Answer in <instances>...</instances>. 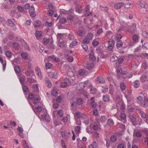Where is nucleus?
<instances>
[{
  "label": "nucleus",
  "instance_id": "f257e3e1",
  "mask_svg": "<svg viewBox=\"0 0 148 148\" xmlns=\"http://www.w3.org/2000/svg\"><path fill=\"white\" fill-rule=\"evenodd\" d=\"M38 112L40 113L39 114H38V116L41 121L45 120L48 123L50 122V118L49 116L47 114L46 110L44 109L42 105L38 106Z\"/></svg>",
  "mask_w": 148,
  "mask_h": 148
},
{
  "label": "nucleus",
  "instance_id": "f03ea898",
  "mask_svg": "<svg viewBox=\"0 0 148 148\" xmlns=\"http://www.w3.org/2000/svg\"><path fill=\"white\" fill-rule=\"evenodd\" d=\"M128 116L133 125L135 126L138 124L136 118L133 114H130Z\"/></svg>",
  "mask_w": 148,
  "mask_h": 148
},
{
  "label": "nucleus",
  "instance_id": "7ed1b4c3",
  "mask_svg": "<svg viewBox=\"0 0 148 148\" xmlns=\"http://www.w3.org/2000/svg\"><path fill=\"white\" fill-rule=\"evenodd\" d=\"M137 4L138 5V7L140 8H144L146 9L147 8V5L145 6L146 3L144 1H138L137 3Z\"/></svg>",
  "mask_w": 148,
  "mask_h": 148
},
{
  "label": "nucleus",
  "instance_id": "20e7f679",
  "mask_svg": "<svg viewBox=\"0 0 148 148\" xmlns=\"http://www.w3.org/2000/svg\"><path fill=\"white\" fill-rule=\"evenodd\" d=\"M32 5L29 8V12L31 16L33 18H34L36 16V14H35V9Z\"/></svg>",
  "mask_w": 148,
  "mask_h": 148
},
{
  "label": "nucleus",
  "instance_id": "39448f33",
  "mask_svg": "<svg viewBox=\"0 0 148 148\" xmlns=\"http://www.w3.org/2000/svg\"><path fill=\"white\" fill-rule=\"evenodd\" d=\"M28 98L29 99H33L34 98L33 100V103L34 105H36L37 103V97H34V94L32 93H29L28 95Z\"/></svg>",
  "mask_w": 148,
  "mask_h": 148
},
{
  "label": "nucleus",
  "instance_id": "423d86ee",
  "mask_svg": "<svg viewBox=\"0 0 148 148\" xmlns=\"http://www.w3.org/2000/svg\"><path fill=\"white\" fill-rule=\"evenodd\" d=\"M136 25L133 23L131 27L129 29V31L132 34L135 33V32L136 31Z\"/></svg>",
  "mask_w": 148,
  "mask_h": 148
},
{
  "label": "nucleus",
  "instance_id": "0eeeda50",
  "mask_svg": "<svg viewBox=\"0 0 148 148\" xmlns=\"http://www.w3.org/2000/svg\"><path fill=\"white\" fill-rule=\"evenodd\" d=\"M148 73L147 72H145L143 75L140 77V80L141 82H144L146 80L148 81Z\"/></svg>",
  "mask_w": 148,
  "mask_h": 148
},
{
  "label": "nucleus",
  "instance_id": "6e6552de",
  "mask_svg": "<svg viewBox=\"0 0 148 148\" xmlns=\"http://www.w3.org/2000/svg\"><path fill=\"white\" fill-rule=\"evenodd\" d=\"M58 75V70H56L53 73H51L49 74V76L53 78H57Z\"/></svg>",
  "mask_w": 148,
  "mask_h": 148
},
{
  "label": "nucleus",
  "instance_id": "1a4fd4ad",
  "mask_svg": "<svg viewBox=\"0 0 148 148\" xmlns=\"http://www.w3.org/2000/svg\"><path fill=\"white\" fill-rule=\"evenodd\" d=\"M82 120L85 124H88L89 123V120L87 116L83 114V116L81 118Z\"/></svg>",
  "mask_w": 148,
  "mask_h": 148
},
{
  "label": "nucleus",
  "instance_id": "9d476101",
  "mask_svg": "<svg viewBox=\"0 0 148 148\" xmlns=\"http://www.w3.org/2000/svg\"><path fill=\"white\" fill-rule=\"evenodd\" d=\"M137 110L140 114V115L143 118L145 119L148 118V116L143 111H141L140 109H137Z\"/></svg>",
  "mask_w": 148,
  "mask_h": 148
},
{
  "label": "nucleus",
  "instance_id": "9b49d317",
  "mask_svg": "<svg viewBox=\"0 0 148 148\" xmlns=\"http://www.w3.org/2000/svg\"><path fill=\"white\" fill-rule=\"evenodd\" d=\"M140 106L143 108L146 107L148 106V99H145L141 103Z\"/></svg>",
  "mask_w": 148,
  "mask_h": 148
},
{
  "label": "nucleus",
  "instance_id": "f8f14e48",
  "mask_svg": "<svg viewBox=\"0 0 148 148\" xmlns=\"http://www.w3.org/2000/svg\"><path fill=\"white\" fill-rule=\"evenodd\" d=\"M124 5V3L123 2H119L116 3L114 5V7L116 9L121 8Z\"/></svg>",
  "mask_w": 148,
  "mask_h": 148
},
{
  "label": "nucleus",
  "instance_id": "ddd939ff",
  "mask_svg": "<svg viewBox=\"0 0 148 148\" xmlns=\"http://www.w3.org/2000/svg\"><path fill=\"white\" fill-rule=\"evenodd\" d=\"M58 45L60 48H64L66 47V43L63 40H59L58 42Z\"/></svg>",
  "mask_w": 148,
  "mask_h": 148
},
{
  "label": "nucleus",
  "instance_id": "4468645a",
  "mask_svg": "<svg viewBox=\"0 0 148 148\" xmlns=\"http://www.w3.org/2000/svg\"><path fill=\"white\" fill-rule=\"evenodd\" d=\"M89 58L90 60L91 61H94L95 60L96 57L94 55L93 51H91L90 53Z\"/></svg>",
  "mask_w": 148,
  "mask_h": 148
},
{
  "label": "nucleus",
  "instance_id": "2eb2a0df",
  "mask_svg": "<svg viewBox=\"0 0 148 148\" xmlns=\"http://www.w3.org/2000/svg\"><path fill=\"white\" fill-rule=\"evenodd\" d=\"M83 115V114L78 111L76 112L74 114L75 118V119H76V118L79 119L81 117L82 118Z\"/></svg>",
  "mask_w": 148,
  "mask_h": 148
},
{
  "label": "nucleus",
  "instance_id": "dca6fc26",
  "mask_svg": "<svg viewBox=\"0 0 148 148\" xmlns=\"http://www.w3.org/2000/svg\"><path fill=\"white\" fill-rule=\"evenodd\" d=\"M139 37L137 34L132 35V40L134 43L138 42V41Z\"/></svg>",
  "mask_w": 148,
  "mask_h": 148
},
{
  "label": "nucleus",
  "instance_id": "f3484780",
  "mask_svg": "<svg viewBox=\"0 0 148 148\" xmlns=\"http://www.w3.org/2000/svg\"><path fill=\"white\" fill-rule=\"evenodd\" d=\"M48 48L51 50H53L55 48V46L53 45V40L51 41L47 45Z\"/></svg>",
  "mask_w": 148,
  "mask_h": 148
},
{
  "label": "nucleus",
  "instance_id": "a211bd4d",
  "mask_svg": "<svg viewBox=\"0 0 148 148\" xmlns=\"http://www.w3.org/2000/svg\"><path fill=\"white\" fill-rule=\"evenodd\" d=\"M97 82L103 84L105 83L104 78L101 76H98L97 78Z\"/></svg>",
  "mask_w": 148,
  "mask_h": 148
},
{
  "label": "nucleus",
  "instance_id": "6ab92c4d",
  "mask_svg": "<svg viewBox=\"0 0 148 148\" xmlns=\"http://www.w3.org/2000/svg\"><path fill=\"white\" fill-rule=\"evenodd\" d=\"M133 86L135 88H138L140 85V82L139 80H136L132 83Z\"/></svg>",
  "mask_w": 148,
  "mask_h": 148
},
{
  "label": "nucleus",
  "instance_id": "aec40b11",
  "mask_svg": "<svg viewBox=\"0 0 148 148\" xmlns=\"http://www.w3.org/2000/svg\"><path fill=\"white\" fill-rule=\"evenodd\" d=\"M25 77L24 76H21L19 77V81L22 85H23L25 84Z\"/></svg>",
  "mask_w": 148,
  "mask_h": 148
},
{
  "label": "nucleus",
  "instance_id": "412c9836",
  "mask_svg": "<svg viewBox=\"0 0 148 148\" xmlns=\"http://www.w3.org/2000/svg\"><path fill=\"white\" fill-rule=\"evenodd\" d=\"M103 99L104 102H108L110 101L109 96L107 94L103 95Z\"/></svg>",
  "mask_w": 148,
  "mask_h": 148
},
{
  "label": "nucleus",
  "instance_id": "4be33fe9",
  "mask_svg": "<svg viewBox=\"0 0 148 148\" xmlns=\"http://www.w3.org/2000/svg\"><path fill=\"white\" fill-rule=\"evenodd\" d=\"M117 75L118 76H122V75L125 74V73L124 71L123 72L121 70V69L118 68L117 70Z\"/></svg>",
  "mask_w": 148,
  "mask_h": 148
},
{
  "label": "nucleus",
  "instance_id": "5701e85b",
  "mask_svg": "<svg viewBox=\"0 0 148 148\" xmlns=\"http://www.w3.org/2000/svg\"><path fill=\"white\" fill-rule=\"evenodd\" d=\"M33 71L30 70L27 71L25 73V75L28 76L32 75V77H34V75L33 74Z\"/></svg>",
  "mask_w": 148,
  "mask_h": 148
},
{
  "label": "nucleus",
  "instance_id": "b1692460",
  "mask_svg": "<svg viewBox=\"0 0 148 148\" xmlns=\"http://www.w3.org/2000/svg\"><path fill=\"white\" fill-rule=\"evenodd\" d=\"M45 80L47 87L49 88L51 87L52 86V84L50 80L48 78H45Z\"/></svg>",
  "mask_w": 148,
  "mask_h": 148
},
{
  "label": "nucleus",
  "instance_id": "393cba45",
  "mask_svg": "<svg viewBox=\"0 0 148 148\" xmlns=\"http://www.w3.org/2000/svg\"><path fill=\"white\" fill-rule=\"evenodd\" d=\"M88 148H98L97 143L96 142H93L91 144L89 145Z\"/></svg>",
  "mask_w": 148,
  "mask_h": 148
},
{
  "label": "nucleus",
  "instance_id": "a878e982",
  "mask_svg": "<svg viewBox=\"0 0 148 148\" xmlns=\"http://www.w3.org/2000/svg\"><path fill=\"white\" fill-rule=\"evenodd\" d=\"M94 66L93 63H90L87 64L86 65L87 69L89 70H91Z\"/></svg>",
  "mask_w": 148,
  "mask_h": 148
},
{
  "label": "nucleus",
  "instance_id": "bb28decb",
  "mask_svg": "<svg viewBox=\"0 0 148 148\" xmlns=\"http://www.w3.org/2000/svg\"><path fill=\"white\" fill-rule=\"evenodd\" d=\"M123 43L120 40H117L116 42V45L118 49L121 47L123 45Z\"/></svg>",
  "mask_w": 148,
  "mask_h": 148
},
{
  "label": "nucleus",
  "instance_id": "cd10ccee",
  "mask_svg": "<svg viewBox=\"0 0 148 148\" xmlns=\"http://www.w3.org/2000/svg\"><path fill=\"white\" fill-rule=\"evenodd\" d=\"M44 34H42L41 31H38V40L42 38L43 37Z\"/></svg>",
  "mask_w": 148,
  "mask_h": 148
},
{
  "label": "nucleus",
  "instance_id": "c85d7f7f",
  "mask_svg": "<svg viewBox=\"0 0 148 148\" xmlns=\"http://www.w3.org/2000/svg\"><path fill=\"white\" fill-rule=\"evenodd\" d=\"M38 76L39 78L41 79H42V74L41 72L40 71V69L38 67Z\"/></svg>",
  "mask_w": 148,
  "mask_h": 148
},
{
  "label": "nucleus",
  "instance_id": "c756f323",
  "mask_svg": "<svg viewBox=\"0 0 148 148\" xmlns=\"http://www.w3.org/2000/svg\"><path fill=\"white\" fill-rule=\"evenodd\" d=\"M107 123L110 126H112L114 124V122L113 120L111 119L108 120Z\"/></svg>",
  "mask_w": 148,
  "mask_h": 148
},
{
  "label": "nucleus",
  "instance_id": "7c9ffc66",
  "mask_svg": "<svg viewBox=\"0 0 148 148\" xmlns=\"http://www.w3.org/2000/svg\"><path fill=\"white\" fill-rule=\"evenodd\" d=\"M82 7L79 5H78L76 7V11L79 13H80L82 11Z\"/></svg>",
  "mask_w": 148,
  "mask_h": 148
},
{
  "label": "nucleus",
  "instance_id": "2f4dec72",
  "mask_svg": "<svg viewBox=\"0 0 148 148\" xmlns=\"http://www.w3.org/2000/svg\"><path fill=\"white\" fill-rule=\"evenodd\" d=\"M77 41H76V40H75L73 41L70 44V47L71 48H73L74 46L77 45Z\"/></svg>",
  "mask_w": 148,
  "mask_h": 148
},
{
  "label": "nucleus",
  "instance_id": "473e14b6",
  "mask_svg": "<svg viewBox=\"0 0 148 148\" xmlns=\"http://www.w3.org/2000/svg\"><path fill=\"white\" fill-rule=\"evenodd\" d=\"M34 25L35 29V35L36 38H37V21H34Z\"/></svg>",
  "mask_w": 148,
  "mask_h": 148
},
{
  "label": "nucleus",
  "instance_id": "72a5a7b5",
  "mask_svg": "<svg viewBox=\"0 0 148 148\" xmlns=\"http://www.w3.org/2000/svg\"><path fill=\"white\" fill-rule=\"evenodd\" d=\"M23 145L24 148H29V145L27 142L25 140L23 141Z\"/></svg>",
  "mask_w": 148,
  "mask_h": 148
},
{
  "label": "nucleus",
  "instance_id": "f704fd0d",
  "mask_svg": "<svg viewBox=\"0 0 148 148\" xmlns=\"http://www.w3.org/2000/svg\"><path fill=\"white\" fill-rule=\"evenodd\" d=\"M93 37V34L90 33H89L88 34L86 37L88 38L90 40H91Z\"/></svg>",
  "mask_w": 148,
  "mask_h": 148
},
{
  "label": "nucleus",
  "instance_id": "c9c22d12",
  "mask_svg": "<svg viewBox=\"0 0 148 148\" xmlns=\"http://www.w3.org/2000/svg\"><path fill=\"white\" fill-rule=\"evenodd\" d=\"M100 120L101 122L104 123L106 121V119L105 116H103L100 117Z\"/></svg>",
  "mask_w": 148,
  "mask_h": 148
},
{
  "label": "nucleus",
  "instance_id": "e433bc0d",
  "mask_svg": "<svg viewBox=\"0 0 148 148\" xmlns=\"http://www.w3.org/2000/svg\"><path fill=\"white\" fill-rule=\"evenodd\" d=\"M49 42V39H47V38H43L42 42L43 44L44 45H46Z\"/></svg>",
  "mask_w": 148,
  "mask_h": 148
},
{
  "label": "nucleus",
  "instance_id": "4c0bfd02",
  "mask_svg": "<svg viewBox=\"0 0 148 148\" xmlns=\"http://www.w3.org/2000/svg\"><path fill=\"white\" fill-rule=\"evenodd\" d=\"M81 127L79 126H77L75 128V131L76 132L79 134L80 131Z\"/></svg>",
  "mask_w": 148,
  "mask_h": 148
},
{
  "label": "nucleus",
  "instance_id": "58836bf2",
  "mask_svg": "<svg viewBox=\"0 0 148 148\" xmlns=\"http://www.w3.org/2000/svg\"><path fill=\"white\" fill-rule=\"evenodd\" d=\"M120 87L121 89L122 90H125L126 88V86L124 83H120Z\"/></svg>",
  "mask_w": 148,
  "mask_h": 148
},
{
  "label": "nucleus",
  "instance_id": "ea45409f",
  "mask_svg": "<svg viewBox=\"0 0 148 148\" xmlns=\"http://www.w3.org/2000/svg\"><path fill=\"white\" fill-rule=\"evenodd\" d=\"M7 22L10 25V26H15L14 23L11 19H8V20Z\"/></svg>",
  "mask_w": 148,
  "mask_h": 148
},
{
  "label": "nucleus",
  "instance_id": "a19ab883",
  "mask_svg": "<svg viewBox=\"0 0 148 148\" xmlns=\"http://www.w3.org/2000/svg\"><path fill=\"white\" fill-rule=\"evenodd\" d=\"M27 54L26 53H23L21 55V57L24 59H26L28 58Z\"/></svg>",
  "mask_w": 148,
  "mask_h": 148
},
{
  "label": "nucleus",
  "instance_id": "79ce46f5",
  "mask_svg": "<svg viewBox=\"0 0 148 148\" xmlns=\"http://www.w3.org/2000/svg\"><path fill=\"white\" fill-rule=\"evenodd\" d=\"M67 84L66 82H61L60 84V86L63 88H66L67 87Z\"/></svg>",
  "mask_w": 148,
  "mask_h": 148
},
{
  "label": "nucleus",
  "instance_id": "37998d69",
  "mask_svg": "<svg viewBox=\"0 0 148 148\" xmlns=\"http://www.w3.org/2000/svg\"><path fill=\"white\" fill-rule=\"evenodd\" d=\"M111 61L113 62L118 59V57L115 55H113L110 58Z\"/></svg>",
  "mask_w": 148,
  "mask_h": 148
},
{
  "label": "nucleus",
  "instance_id": "c03bdc74",
  "mask_svg": "<svg viewBox=\"0 0 148 148\" xmlns=\"http://www.w3.org/2000/svg\"><path fill=\"white\" fill-rule=\"evenodd\" d=\"M32 90L35 92H37V84H34L32 87Z\"/></svg>",
  "mask_w": 148,
  "mask_h": 148
},
{
  "label": "nucleus",
  "instance_id": "a18cd8bd",
  "mask_svg": "<svg viewBox=\"0 0 148 148\" xmlns=\"http://www.w3.org/2000/svg\"><path fill=\"white\" fill-rule=\"evenodd\" d=\"M82 47L86 51H87V50L88 49V47L87 45L84 43H82Z\"/></svg>",
  "mask_w": 148,
  "mask_h": 148
},
{
  "label": "nucleus",
  "instance_id": "49530a36",
  "mask_svg": "<svg viewBox=\"0 0 148 148\" xmlns=\"http://www.w3.org/2000/svg\"><path fill=\"white\" fill-rule=\"evenodd\" d=\"M66 21L67 19L65 17L62 18L61 19H60L59 20L60 22L62 24L65 23L66 22Z\"/></svg>",
  "mask_w": 148,
  "mask_h": 148
},
{
  "label": "nucleus",
  "instance_id": "de8ad7c7",
  "mask_svg": "<svg viewBox=\"0 0 148 148\" xmlns=\"http://www.w3.org/2000/svg\"><path fill=\"white\" fill-rule=\"evenodd\" d=\"M76 103L79 105L82 104L83 103V100L81 98L78 99L77 100Z\"/></svg>",
  "mask_w": 148,
  "mask_h": 148
},
{
  "label": "nucleus",
  "instance_id": "09e8293b",
  "mask_svg": "<svg viewBox=\"0 0 148 148\" xmlns=\"http://www.w3.org/2000/svg\"><path fill=\"white\" fill-rule=\"evenodd\" d=\"M90 40L86 37L84 38L83 40V42L85 44H88L89 43Z\"/></svg>",
  "mask_w": 148,
  "mask_h": 148
},
{
  "label": "nucleus",
  "instance_id": "8fccbe9b",
  "mask_svg": "<svg viewBox=\"0 0 148 148\" xmlns=\"http://www.w3.org/2000/svg\"><path fill=\"white\" fill-rule=\"evenodd\" d=\"M116 136L114 135L112 136L110 138L111 141L113 142H115L116 140Z\"/></svg>",
  "mask_w": 148,
  "mask_h": 148
},
{
  "label": "nucleus",
  "instance_id": "3c124183",
  "mask_svg": "<svg viewBox=\"0 0 148 148\" xmlns=\"http://www.w3.org/2000/svg\"><path fill=\"white\" fill-rule=\"evenodd\" d=\"M5 55L7 57L10 58L12 56V53L9 51H7L6 52Z\"/></svg>",
  "mask_w": 148,
  "mask_h": 148
},
{
  "label": "nucleus",
  "instance_id": "603ef678",
  "mask_svg": "<svg viewBox=\"0 0 148 148\" xmlns=\"http://www.w3.org/2000/svg\"><path fill=\"white\" fill-rule=\"evenodd\" d=\"M85 73V71L82 69L79 70L78 71V74L80 76L83 75Z\"/></svg>",
  "mask_w": 148,
  "mask_h": 148
},
{
  "label": "nucleus",
  "instance_id": "864d4df0",
  "mask_svg": "<svg viewBox=\"0 0 148 148\" xmlns=\"http://www.w3.org/2000/svg\"><path fill=\"white\" fill-rule=\"evenodd\" d=\"M127 107L129 111L131 112H133L134 111V109L132 107L131 105H128L127 106Z\"/></svg>",
  "mask_w": 148,
  "mask_h": 148
},
{
  "label": "nucleus",
  "instance_id": "5fc2aeb1",
  "mask_svg": "<svg viewBox=\"0 0 148 148\" xmlns=\"http://www.w3.org/2000/svg\"><path fill=\"white\" fill-rule=\"evenodd\" d=\"M112 85L110 84V86L109 87L110 93V94L112 95H113V94H114L113 90L112 88Z\"/></svg>",
  "mask_w": 148,
  "mask_h": 148
},
{
  "label": "nucleus",
  "instance_id": "6e6d98bb",
  "mask_svg": "<svg viewBox=\"0 0 148 148\" xmlns=\"http://www.w3.org/2000/svg\"><path fill=\"white\" fill-rule=\"evenodd\" d=\"M67 75L70 77L73 76L74 75V73L72 71H69L67 73Z\"/></svg>",
  "mask_w": 148,
  "mask_h": 148
},
{
  "label": "nucleus",
  "instance_id": "4d7b16f0",
  "mask_svg": "<svg viewBox=\"0 0 148 148\" xmlns=\"http://www.w3.org/2000/svg\"><path fill=\"white\" fill-rule=\"evenodd\" d=\"M117 148H126V147L124 144L121 143L118 145Z\"/></svg>",
  "mask_w": 148,
  "mask_h": 148
},
{
  "label": "nucleus",
  "instance_id": "13d9d810",
  "mask_svg": "<svg viewBox=\"0 0 148 148\" xmlns=\"http://www.w3.org/2000/svg\"><path fill=\"white\" fill-rule=\"evenodd\" d=\"M52 66V64L51 63L48 62L46 64L45 67L47 69H50L51 68V66Z\"/></svg>",
  "mask_w": 148,
  "mask_h": 148
},
{
  "label": "nucleus",
  "instance_id": "bf43d9fd",
  "mask_svg": "<svg viewBox=\"0 0 148 148\" xmlns=\"http://www.w3.org/2000/svg\"><path fill=\"white\" fill-rule=\"evenodd\" d=\"M64 79V82H66L67 85L70 84L71 82V80L69 78L67 77H66Z\"/></svg>",
  "mask_w": 148,
  "mask_h": 148
},
{
  "label": "nucleus",
  "instance_id": "052dcab7",
  "mask_svg": "<svg viewBox=\"0 0 148 148\" xmlns=\"http://www.w3.org/2000/svg\"><path fill=\"white\" fill-rule=\"evenodd\" d=\"M14 70L16 73H18L20 71L19 67L18 66H15L14 67Z\"/></svg>",
  "mask_w": 148,
  "mask_h": 148
},
{
  "label": "nucleus",
  "instance_id": "680f3d73",
  "mask_svg": "<svg viewBox=\"0 0 148 148\" xmlns=\"http://www.w3.org/2000/svg\"><path fill=\"white\" fill-rule=\"evenodd\" d=\"M120 116L121 119L124 120L126 118V115L124 113H121Z\"/></svg>",
  "mask_w": 148,
  "mask_h": 148
},
{
  "label": "nucleus",
  "instance_id": "e2e57ef3",
  "mask_svg": "<svg viewBox=\"0 0 148 148\" xmlns=\"http://www.w3.org/2000/svg\"><path fill=\"white\" fill-rule=\"evenodd\" d=\"M33 110L36 114H37V107L36 106L33 105L32 106Z\"/></svg>",
  "mask_w": 148,
  "mask_h": 148
},
{
  "label": "nucleus",
  "instance_id": "0e129e2a",
  "mask_svg": "<svg viewBox=\"0 0 148 148\" xmlns=\"http://www.w3.org/2000/svg\"><path fill=\"white\" fill-rule=\"evenodd\" d=\"M68 116H66L65 117H64L62 119V121L64 122H67L68 120Z\"/></svg>",
  "mask_w": 148,
  "mask_h": 148
},
{
  "label": "nucleus",
  "instance_id": "69168bd1",
  "mask_svg": "<svg viewBox=\"0 0 148 148\" xmlns=\"http://www.w3.org/2000/svg\"><path fill=\"white\" fill-rule=\"evenodd\" d=\"M77 34L80 36H82L83 35V32L82 30H79L77 31Z\"/></svg>",
  "mask_w": 148,
  "mask_h": 148
},
{
  "label": "nucleus",
  "instance_id": "338daca9",
  "mask_svg": "<svg viewBox=\"0 0 148 148\" xmlns=\"http://www.w3.org/2000/svg\"><path fill=\"white\" fill-rule=\"evenodd\" d=\"M142 135V134L140 132H137L136 134V136L138 138H141Z\"/></svg>",
  "mask_w": 148,
  "mask_h": 148
},
{
  "label": "nucleus",
  "instance_id": "774afa93",
  "mask_svg": "<svg viewBox=\"0 0 148 148\" xmlns=\"http://www.w3.org/2000/svg\"><path fill=\"white\" fill-rule=\"evenodd\" d=\"M142 35L145 38H148V34L145 31L143 32Z\"/></svg>",
  "mask_w": 148,
  "mask_h": 148
}]
</instances>
